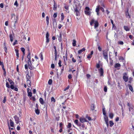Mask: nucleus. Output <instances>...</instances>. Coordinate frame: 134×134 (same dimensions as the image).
Instances as JSON below:
<instances>
[{
  "label": "nucleus",
  "instance_id": "obj_9",
  "mask_svg": "<svg viewBox=\"0 0 134 134\" xmlns=\"http://www.w3.org/2000/svg\"><path fill=\"white\" fill-rule=\"evenodd\" d=\"M122 78L123 80L125 82H126L128 81L129 79L128 76H123Z\"/></svg>",
  "mask_w": 134,
  "mask_h": 134
},
{
  "label": "nucleus",
  "instance_id": "obj_59",
  "mask_svg": "<svg viewBox=\"0 0 134 134\" xmlns=\"http://www.w3.org/2000/svg\"><path fill=\"white\" fill-rule=\"evenodd\" d=\"M100 9L103 12H104V8L102 7H101L100 8Z\"/></svg>",
  "mask_w": 134,
  "mask_h": 134
},
{
  "label": "nucleus",
  "instance_id": "obj_41",
  "mask_svg": "<svg viewBox=\"0 0 134 134\" xmlns=\"http://www.w3.org/2000/svg\"><path fill=\"white\" fill-rule=\"evenodd\" d=\"M40 55L41 56V60H43V57L42 52L40 53Z\"/></svg>",
  "mask_w": 134,
  "mask_h": 134
},
{
  "label": "nucleus",
  "instance_id": "obj_11",
  "mask_svg": "<svg viewBox=\"0 0 134 134\" xmlns=\"http://www.w3.org/2000/svg\"><path fill=\"white\" fill-rule=\"evenodd\" d=\"M9 121L10 126L12 127H14V123L12 120L11 119H10L9 120Z\"/></svg>",
  "mask_w": 134,
  "mask_h": 134
},
{
  "label": "nucleus",
  "instance_id": "obj_45",
  "mask_svg": "<svg viewBox=\"0 0 134 134\" xmlns=\"http://www.w3.org/2000/svg\"><path fill=\"white\" fill-rule=\"evenodd\" d=\"M92 56V55H90V54H89L87 56V58L88 59H90L91 58Z\"/></svg>",
  "mask_w": 134,
  "mask_h": 134
},
{
  "label": "nucleus",
  "instance_id": "obj_21",
  "mask_svg": "<svg viewBox=\"0 0 134 134\" xmlns=\"http://www.w3.org/2000/svg\"><path fill=\"white\" fill-rule=\"evenodd\" d=\"M35 112L37 115H38L40 113V110L38 109H35Z\"/></svg>",
  "mask_w": 134,
  "mask_h": 134
},
{
  "label": "nucleus",
  "instance_id": "obj_23",
  "mask_svg": "<svg viewBox=\"0 0 134 134\" xmlns=\"http://www.w3.org/2000/svg\"><path fill=\"white\" fill-rule=\"evenodd\" d=\"M110 126V127H112L114 125V123L113 122V121L110 120L109 121Z\"/></svg>",
  "mask_w": 134,
  "mask_h": 134
},
{
  "label": "nucleus",
  "instance_id": "obj_12",
  "mask_svg": "<svg viewBox=\"0 0 134 134\" xmlns=\"http://www.w3.org/2000/svg\"><path fill=\"white\" fill-rule=\"evenodd\" d=\"M128 86L129 87V89L132 92H133V87L130 84H128Z\"/></svg>",
  "mask_w": 134,
  "mask_h": 134
},
{
  "label": "nucleus",
  "instance_id": "obj_34",
  "mask_svg": "<svg viewBox=\"0 0 134 134\" xmlns=\"http://www.w3.org/2000/svg\"><path fill=\"white\" fill-rule=\"evenodd\" d=\"M129 9H127V10L126 12V15H127V16H129V18H131V16L129 14L128 12Z\"/></svg>",
  "mask_w": 134,
  "mask_h": 134
},
{
  "label": "nucleus",
  "instance_id": "obj_20",
  "mask_svg": "<svg viewBox=\"0 0 134 134\" xmlns=\"http://www.w3.org/2000/svg\"><path fill=\"white\" fill-rule=\"evenodd\" d=\"M27 58L28 59L27 61H31L30 53V52H28V54L27 56Z\"/></svg>",
  "mask_w": 134,
  "mask_h": 134
},
{
  "label": "nucleus",
  "instance_id": "obj_27",
  "mask_svg": "<svg viewBox=\"0 0 134 134\" xmlns=\"http://www.w3.org/2000/svg\"><path fill=\"white\" fill-rule=\"evenodd\" d=\"M114 116V114L113 113H110L109 114V116L111 119H112Z\"/></svg>",
  "mask_w": 134,
  "mask_h": 134
},
{
  "label": "nucleus",
  "instance_id": "obj_13",
  "mask_svg": "<svg viewBox=\"0 0 134 134\" xmlns=\"http://www.w3.org/2000/svg\"><path fill=\"white\" fill-rule=\"evenodd\" d=\"M53 1L54 2V5L53 9L54 10H55L57 8V4L56 3L55 1L54 0H53Z\"/></svg>",
  "mask_w": 134,
  "mask_h": 134
},
{
  "label": "nucleus",
  "instance_id": "obj_47",
  "mask_svg": "<svg viewBox=\"0 0 134 134\" xmlns=\"http://www.w3.org/2000/svg\"><path fill=\"white\" fill-rule=\"evenodd\" d=\"M63 125V124L62 122H60V125H59V127H60V128H63V127H62V126Z\"/></svg>",
  "mask_w": 134,
  "mask_h": 134
},
{
  "label": "nucleus",
  "instance_id": "obj_54",
  "mask_svg": "<svg viewBox=\"0 0 134 134\" xmlns=\"http://www.w3.org/2000/svg\"><path fill=\"white\" fill-rule=\"evenodd\" d=\"M25 69L26 70H28V68L27 66V64H26L25 65Z\"/></svg>",
  "mask_w": 134,
  "mask_h": 134
},
{
  "label": "nucleus",
  "instance_id": "obj_7",
  "mask_svg": "<svg viewBox=\"0 0 134 134\" xmlns=\"http://www.w3.org/2000/svg\"><path fill=\"white\" fill-rule=\"evenodd\" d=\"M27 92L28 93V96L31 97L32 96V93L31 92V90L29 88L27 89Z\"/></svg>",
  "mask_w": 134,
  "mask_h": 134
},
{
  "label": "nucleus",
  "instance_id": "obj_36",
  "mask_svg": "<svg viewBox=\"0 0 134 134\" xmlns=\"http://www.w3.org/2000/svg\"><path fill=\"white\" fill-rule=\"evenodd\" d=\"M51 102H55V100L54 97H52L51 98Z\"/></svg>",
  "mask_w": 134,
  "mask_h": 134
},
{
  "label": "nucleus",
  "instance_id": "obj_5",
  "mask_svg": "<svg viewBox=\"0 0 134 134\" xmlns=\"http://www.w3.org/2000/svg\"><path fill=\"white\" fill-rule=\"evenodd\" d=\"M49 36L48 32H47L46 34V43H48L49 42V38H48Z\"/></svg>",
  "mask_w": 134,
  "mask_h": 134
},
{
  "label": "nucleus",
  "instance_id": "obj_37",
  "mask_svg": "<svg viewBox=\"0 0 134 134\" xmlns=\"http://www.w3.org/2000/svg\"><path fill=\"white\" fill-rule=\"evenodd\" d=\"M104 90L105 92H106L107 91V88L106 86H105L104 88Z\"/></svg>",
  "mask_w": 134,
  "mask_h": 134
},
{
  "label": "nucleus",
  "instance_id": "obj_62",
  "mask_svg": "<svg viewBox=\"0 0 134 134\" xmlns=\"http://www.w3.org/2000/svg\"><path fill=\"white\" fill-rule=\"evenodd\" d=\"M98 49L99 51H102V49L100 46L98 47Z\"/></svg>",
  "mask_w": 134,
  "mask_h": 134
},
{
  "label": "nucleus",
  "instance_id": "obj_61",
  "mask_svg": "<svg viewBox=\"0 0 134 134\" xmlns=\"http://www.w3.org/2000/svg\"><path fill=\"white\" fill-rule=\"evenodd\" d=\"M99 7L97 8L96 10V12H99Z\"/></svg>",
  "mask_w": 134,
  "mask_h": 134
},
{
  "label": "nucleus",
  "instance_id": "obj_22",
  "mask_svg": "<svg viewBox=\"0 0 134 134\" xmlns=\"http://www.w3.org/2000/svg\"><path fill=\"white\" fill-rule=\"evenodd\" d=\"M124 28L126 31H129L130 30V28L127 26H124Z\"/></svg>",
  "mask_w": 134,
  "mask_h": 134
},
{
  "label": "nucleus",
  "instance_id": "obj_53",
  "mask_svg": "<svg viewBox=\"0 0 134 134\" xmlns=\"http://www.w3.org/2000/svg\"><path fill=\"white\" fill-rule=\"evenodd\" d=\"M21 51H22V52H25V49L23 47L21 48Z\"/></svg>",
  "mask_w": 134,
  "mask_h": 134
},
{
  "label": "nucleus",
  "instance_id": "obj_64",
  "mask_svg": "<svg viewBox=\"0 0 134 134\" xmlns=\"http://www.w3.org/2000/svg\"><path fill=\"white\" fill-rule=\"evenodd\" d=\"M110 64L111 66H112L113 65V60H112L110 62Z\"/></svg>",
  "mask_w": 134,
  "mask_h": 134
},
{
  "label": "nucleus",
  "instance_id": "obj_63",
  "mask_svg": "<svg viewBox=\"0 0 134 134\" xmlns=\"http://www.w3.org/2000/svg\"><path fill=\"white\" fill-rule=\"evenodd\" d=\"M75 116L76 118V119H79V116L77 114H76L75 115Z\"/></svg>",
  "mask_w": 134,
  "mask_h": 134
},
{
  "label": "nucleus",
  "instance_id": "obj_16",
  "mask_svg": "<svg viewBox=\"0 0 134 134\" xmlns=\"http://www.w3.org/2000/svg\"><path fill=\"white\" fill-rule=\"evenodd\" d=\"M27 86L29 87H30L31 86V82L30 80H27Z\"/></svg>",
  "mask_w": 134,
  "mask_h": 134
},
{
  "label": "nucleus",
  "instance_id": "obj_1",
  "mask_svg": "<svg viewBox=\"0 0 134 134\" xmlns=\"http://www.w3.org/2000/svg\"><path fill=\"white\" fill-rule=\"evenodd\" d=\"M9 82L10 85V86L9 84V83L7 81L6 83V87L8 88H10L14 90L15 91H18V88L15 87V86L14 85V82L12 80Z\"/></svg>",
  "mask_w": 134,
  "mask_h": 134
},
{
  "label": "nucleus",
  "instance_id": "obj_39",
  "mask_svg": "<svg viewBox=\"0 0 134 134\" xmlns=\"http://www.w3.org/2000/svg\"><path fill=\"white\" fill-rule=\"evenodd\" d=\"M62 63L61 61L60 60H59V62H58V65H59V66L60 67H61L62 66V65L61 64Z\"/></svg>",
  "mask_w": 134,
  "mask_h": 134
},
{
  "label": "nucleus",
  "instance_id": "obj_51",
  "mask_svg": "<svg viewBox=\"0 0 134 134\" xmlns=\"http://www.w3.org/2000/svg\"><path fill=\"white\" fill-rule=\"evenodd\" d=\"M118 88H119V89H121V87L120 85V83L119 82H118Z\"/></svg>",
  "mask_w": 134,
  "mask_h": 134
},
{
  "label": "nucleus",
  "instance_id": "obj_19",
  "mask_svg": "<svg viewBox=\"0 0 134 134\" xmlns=\"http://www.w3.org/2000/svg\"><path fill=\"white\" fill-rule=\"evenodd\" d=\"M39 101L41 104L43 105L44 104V101L42 98H40L39 99Z\"/></svg>",
  "mask_w": 134,
  "mask_h": 134
},
{
  "label": "nucleus",
  "instance_id": "obj_29",
  "mask_svg": "<svg viewBox=\"0 0 134 134\" xmlns=\"http://www.w3.org/2000/svg\"><path fill=\"white\" fill-rule=\"evenodd\" d=\"M85 118H83L81 117L80 118V120L81 123H83L84 122Z\"/></svg>",
  "mask_w": 134,
  "mask_h": 134
},
{
  "label": "nucleus",
  "instance_id": "obj_46",
  "mask_svg": "<svg viewBox=\"0 0 134 134\" xmlns=\"http://www.w3.org/2000/svg\"><path fill=\"white\" fill-rule=\"evenodd\" d=\"M6 97L5 96L4 98V99H3V103H5V102L6 101Z\"/></svg>",
  "mask_w": 134,
  "mask_h": 134
},
{
  "label": "nucleus",
  "instance_id": "obj_56",
  "mask_svg": "<svg viewBox=\"0 0 134 134\" xmlns=\"http://www.w3.org/2000/svg\"><path fill=\"white\" fill-rule=\"evenodd\" d=\"M51 67L52 69H54L55 67L54 65V64H52L51 65Z\"/></svg>",
  "mask_w": 134,
  "mask_h": 134
},
{
  "label": "nucleus",
  "instance_id": "obj_6",
  "mask_svg": "<svg viewBox=\"0 0 134 134\" xmlns=\"http://www.w3.org/2000/svg\"><path fill=\"white\" fill-rule=\"evenodd\" d=\"M103 57L104 58H106L107 57H108V52L107 51H103Z\"/></svg>",
  "mask_w": 134,
  "mask_h": 134
},
{
  "label": "nucleus",
  "instance_id": "obj_55",
  "mask_svg": "<svg viewBox=\"0 0 134 134\" xmlns=\"http://www.w3.org/2000/svg\"><path fill=\"white\" fill-rule=\"evenodd\" d=\"M17 40H15V42L13 43V45H15V44H17Z\"/></svg>",
  "mask_w": 134,
  "mask_h": 134
},
{
  "label": "nucleus",
  "instance_id": "obj_38",
  "mask_svg": "<svg viewBox=\"0 0 134 134\" xmlns=\"http://www.w3.org/2000/svg\"><path fill=\"white\" fill-rule=\"evenodd\" d=\"M118 43L119 44L122 45L124 44V42L122 41H120L118 42Z\"/></svg>",
  "mask_w": 134,
  "mask_h": 134
},
{
  "label": "nucleus",
  "instance_id": "obj_43",
  "mask_svg": "<svg viewBox=\"0 0 134 134\" xmlns=\"http://www.w3.org/2000/svg\"><path fill=\"white\" fill-rule=\"evenodd\" d=\"M129 91L128 90H126V92L125 94V96H127V95H129Z\"/></svg>",
  "mask_w": 134,
  "mask_h": 134
},
{
  "label": "nucleus",
  "instance_id": "obj_2",
  "mask_svg": "<svg viewBox=\"0 0 134 134\" xmlns=\"http://www.w3.org/2000/svg\"><path fill=\"white\" fill-rule=\"evenodd\" d=\"M80 5V3H79L78 5H77V4L75 5V8L74 7V12H75L76 14V15L77 16H79L80 15V14L78 10L79 9V6Z\"/></svg>",
  "mask_w": 134,
  "mask_h": 134
},
{
  "label": "nucleus",
  "instance_id": "obj_28",
  "mask_svg": "<svg viewBox=\"0 0 134 134\" xmlns=\"http://www.w3.org/2000/svg\"><path fill=\"white\" fill-rule=\"evenodd\" d=\"M104 119L105 122L108 121V117L106 116H104Z\"/></svg>",
  "mask_w": 134,
  "mask_h": 134
},
{
  "label": "nucleus",
  "instance_id": "obj_14",
  "mask_svg": "<svg viewBox=\"0 0 134 134\" xmlns=\"http://www.w3.org/2000/svg\"><path fill=\"white\" fill-rule=\"evenodd\" d=\"M95 108V105L94 104H92L91 106V108L92 111L94 110Z\"/></svg>",
  "mask_w": 134,
  "mask_h": 134
},
{
  "label": "nucleus",
  "instance_id": "obj_50",
  "mask_svg": "<svg viewBox=\"0 0 134 134\" xmlns=\"http://www.w3.org/2000/svg\"><path fill=\"white\" fill-rule=\"evenodd\" d=\"M74 122L76 124V125H77L78 123H79L78 120L77 119H76L75 120Z\"/></svg>",
  "mask_w": 134,
  "mask_h": 134
},
{
  "label": "nucleus",
  "instance_id": "obj_48",
  "mask_svg": "<svg viewBox=\"0 0 134 134\" xmlns=\"http://www.w3.org/2000/svg\"><path fill=\"white\" fill-rule=\"evenodd\" d=\"M26 78L27 79V80H30V77L29 75H27V76H26Z\"/></svg>",
  "mask_w": 134,
  "mask_h": 134
},
{
  "label": "nucleus",
  "instance_id": "obj_35",
  "mask_svg": "<svg viewBox=\"0 0 134 134\" xmlns=\"http://www.w3.org/2000/svg\"><path fill=\"white\" fill-rule=\"evenodd\" d=\"M61 19L62 20H63L64 19V14L63 13H62L61 14Z\"/></svg>",
  "mask_w": 134,
  "mask_h": 134
},
{
  "label": "nucleus",
  "instance_id": "obj_26",
  "mask_svg": "<svg viewBox=\"0 0 134 134\" xmlns=\"http://www.w3.org/2000/svg\"><path fill=\"white\" fill-rule=\"evenodd\" d=\"M76 41L74 39L73 40V42L72 43V45L74 46H75L76 45Z\"/></svg>",
  "mask_w": 134,
  "mask_h": 134
},
{
  "label": "nucleus",
  "instance_id": "obj_25",
  "mask_svg": "<svg viewBox=\"0 0 134 134\" xmlns=\"http://www.w3.org/2000/svg\"><path fill=\"white\" fill-rule=\"evenodd\" d=\"M62 38V34L61 33H60V34L58 38V40L59 42L61 41Z\"/></svg>",
  "mask_w": 134,
  "mask_h": 134
},
{
  "label": "nucleus",
  "instance_id": "obj_52",
  "mask_svg": "<svg viewBox=\"0 0 134 134\" xmlns=\"http://www.w3.org/2000/svg\"><path fill=\"white\" fill-rule=\"evenodd\" d=\"M57 16V13H55L53 15V17L54 18H56Z\"/></svg>",
  "mask_w": 134,
  "mask_h": 134
},
{
  "label": "nucleus",
  "instance_id": "obj_30",
  "mask_svg": "<svg viewBox=\"0 0 134 134\" xmlns=\"http://www.w3.org/2000/svg\"><path fill=\"white\" fill-rule=\"evenodd\" d=\"M15 119V121H19V118L16 115H15L14 117Z\"/></svg>",
  "mask_w": 134,
  "mask_h": 134
},
{
  "label": "nucleus",
  "instance_id": "obj_60",
  "mask_svg": "<svg viewBox=\"0 0 134 134\" xmlns=\"http://www.w3.org/2000/svg\"><path fill=\"white\" fill-rule=\"evenodd\" d=\"M4 5L2 3H1L0 4V7L1 8H3Z\"/></svg>",
  "mask_w": 134,
  "mask_h": 134
},
{
  "label": "nucleus",
  "instance_id": "obj_24",
  "mask_svg": "<svg viewBox=\"0 0 134 134\" xmlns=\"http://www.w3.org/2000/svg\"><path fill=\"white\" fill-rule=\"evenodd\" d=\"M100 61L99 60L98 62V63H97L96 65V67L97 68H99L100 67Z\"/></svg>",
  "mask_w": 134,
  "mask_h": 134
},
{
  "label": "nucleus",
  "instance_id": "obj_10",
  "mask_svg": "<svg viewBox=\"0 0 134 134\" xmlns=\"http://www.w3.org/2000/svg\"><path fill=\"white\" fill-rule=\"evenodd\" d=\"M99 25V23L97 21H96L94 22V27L95 29H96L98 27Z\"/></svg>",
  "mask_w": 134,
  "mask_h": 134
},
{
  "label": "nucleus",
  "instance_id": "obj_57",
  "mask_svg": "<svg viewBox=\"0 0 134 134\" xmlns=\"http://www.w3.org/2000/svg\"><path fill=\"white\" fill-rule=\"evenodd\" d=\"M85 9L86 10L85 11H89L90 9L88 7H87L85 8Z\"/></svg>",
  "mask_w": 134,
  "mask_h": 134
},
{
  "label": "nucleus",
  "instance_id": "obj_31",
  "mask_svg": "<svg viewBox=\"0 0 134 134\" xmlns=\"http://www.w3.org/2000/svg\"><path fill=\"white\" fill-rule=\"evenodd\" d=\"M52 79H50L49 80L48 82V83L49 85H51L52 84Z\"/></svg>",
  "mask_w": 134,
  "mask_h": 134
},
{
  "label": "nucleus",
  "instance_id": "obj_17",
  "mask_svg": "<svg viewBox=\"0 0 134 134\" xmlns=\"http://www.w3.org/2000/svg\"><path fill=\"white\" fill-rule=\"evenodd\" d=\"M85 49L84 48H83L81 49H80L78 51V54H81L82 52L84 51H85Z\"/></svg>",
  "mask_w": 134,
  "mask_h": 134
},
{
  "label": "nucleus",
  "instance_id": "obj_32",
  "mask_svg": "<svg viewBox=\"0 0 134 134\" xmlns=\"http://www.w3.org/2000/svg\"><path fill=\"white\" fill-rule=\"evenodd\" d=\"M85 14L86 15H89L91 14L90 12L89 11H85Z\"/></svg>",
  "mask_w": 134,
  "mask_h": 134
},
{
  "label": "nucleus",
  "instance_id": "obj_58",
  "mask_svg": "<svg viewBox=\"0 0 134 134\" xmlns=\"http://www.w3.org/2000/svg\"><path fill=\"white\" fill-rule=\"evenodd\" d=\"M72 77L71 74H69L68 76V78L69 79H71L72 78Z\"/></svg>",
  "mask_w": 134,
  "mask_h": 134
},
{
  "label": "nucleus",
  "instance_id": "obj_49",
  "mask_svg": "<svg viewBox=\"0 0 134 134\" xmlns=\"http://www.w3.org/2000/svg\"><path fill=\"white\" fill-rule=\"evenodd\" d=\"M86 118H87L88 120L89 121H90L91 120V118L90 117L88 116L87 115L86 116Z\"/></svg>",
  "mask_w": 134,
  "mask_h": 134
},
{
  "label": "nucleus",
  "instance_id": "obj_4",
  "mask_svg": "<svg viewBox=\"0 0 134 134\" xmlns=\"http://www.w3.org/2000/svg\"><path fill=\"white\" fill-rule=\"evenodd\" d=\"M100 74V76H103L104 70L102 68H100L98 70Z\"/></svg>",
  "mask_w": 134,
  "mask_h": 134
},
{
  "label": "nucleus",
  "instance_id": "obj_42",
  "mask_svg": "<svg viewBox=\"0 0 134 134\" xmlns=\"http://www.w3.org/2000/svg\"><path fill=\"white\" fill-rule=\"evenodd\" d=\"M132 78L131 77H130L129 78V83H131V81L132 80Z\"/></svg>",
  "mask_w": 134,
  "mask_h": 134
},
{
  "label": "nucleus",
  "instance_id": "obj_3",
  "mask_svg": "<svg viewBox=\"0 0 134 134\" xmlns=\"http://www.w3.org/2000/svg\"><path fill=\"white\" fill-rule=\"evenodd\" d=\"M27 63L30 69V70H32L35 68L31 63V61H27Z\"/></svg>",
  "mask_w": 134,
  "mask_h": 134
},
{
  "label": "nucleus",
  "instance_id": "obj_40",
  "mask_svg": "<svg viewBox=\"0 0 134 134\" xmlns=\"http://www.w3.org/2000/svg\"><path fill=\"white\" fill-rule=\"evenodd\" d=\"M112 28H114V29L115 30L117 29L116 27L114 24H113L112 25Z\"/></svg>",
  "mask_w": 134,
  "mask_h": 134
},
{
  "label": "nucleus",
  "instance_id": "obj_15",
  "mask_svg": "<svg viewBox=\"0 0 134 134\" xmlns=\"http://www.w3.org/2000/svg\"><path fill=\"white\" fill-rule=\"evenodd\" d=\"M15 51L16 53V55L17 57V59H18L19 57V50L16 49H15Z\"/></svg>",
  "mask_w": 134,
  "mask_h": 134
},
{
  "label": "nucleus",
  "instance_id": "obj_8",
  "mask_svg": "<svg viewBox=\"0 0 134 134\" xmlns=\"http://www.w3.org/2000/svg\"><path fill=\"white\" fill-rule=\"evenodd\" d=\"M121 66L120 64L118 63H116L114 65V67L115 68H118V69H119Z\"/></svg>",
  "mask_w": 134,
  "mask_h": 134
},
{
  "label": "nucleus",
  "instance_id": "obj_44",
  "mask_svg": "<svg viewBox=\"0 0 134 134\" xmlns=\"http://www.w3.org/2000/svg\"><path fill=\"white\" fill-rule=\"evenodd\" d=\"M71 124L70 123H68V124L67 126L68 128H70L71 127Z\"/></svg>",
  "mask_w": 134,
  "mask_h": 134
},
{
  "label": "nucleus",
  "instance_id": "obj_33",
  "mask_svg": "<svg viewBox=\"0 0 134 134\" xmlns=\"http://www.w3.org/2000/svg\"><path fill=\"white\" fill-rule=\"evenodd\" d=\"M95 22L94 20V19H92L91 21L90 22V25L91 26H92L93 24Z\"/></svg>",
  "mask_w": 134,
  "mask_h": 134
},
{
  "label": "nucleus",
  "instance_id": "obj_18",
  "mask_svg": "<svg viewBox=\"0 0 134 134\" xmlns=\"http://www.w3.org/2000/svg\"><path fill=\"white\" fill-rule=\"evenodd\" d=\"M9 37L10 38V41L11 42H12L13 41L14 38L12 36V34H10Z\"/></svg>",
  "mask_w": 134,
  "mask_h": 134
}]
</instances>
